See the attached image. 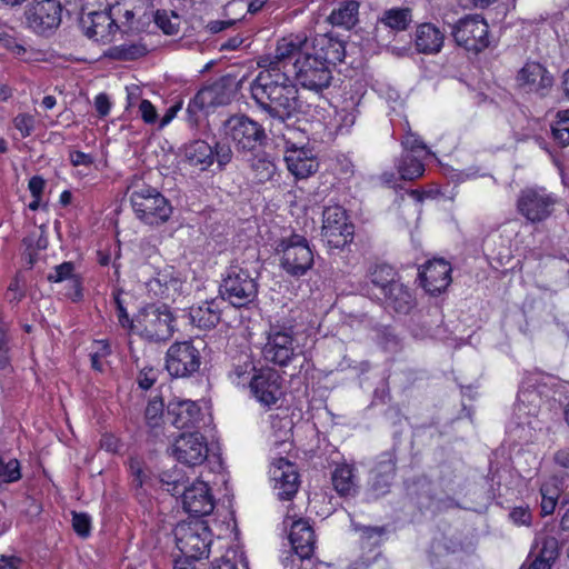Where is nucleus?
<instances>
[{
    "mask_svg": "<svg viewBox=\"0 0 569 569\" xmlns=\"http://www.w3.org/2000/svg\"><path fill=\"white\" fill-rule=\"evenodd\" d=\"M540 551L535 560H541L545 565H551L559 555L558 540L552 536H545L540 541Z\"/></svg>",
    "mask_w": 569,
    "mask_h": 569,
    "instance_id": "nucleus-47",
    "label": "nucleus"
},
{
    "mask_svg": "<svg viewBox=\"0 0 569 569\" xmlns=\"http://www.w3.org/2000/svg\"><path fill=\"white\" fill-rule=\"evenodd\" d=\"M272 480L280 500H291L299 489V473L296 466L286 458H278L272 463Z\"/></svg>",
    "mask_w": 569,
    "mask_h": 569,
    "instance_id": "nucleus-25",
    "label": "nucleus"
},
{
    "mask_svg": "<svg viewBox=\"0 0 569 569\" xmlns=\"http://www.w3.org/2000/svg\"><path fill=\"white\" fill-rule=\"evenodd\" d=\"M250 351H241L232 357L228 371L229 380L238 387H248L252 375L258 371Z\"/></svg>",
    "mask_w": 569,
    "mask_h": 569,
    "instance_id": "nucleus-33",
    "label": "nucleus"
},
{
    "mask_svg": "<svg viewBox=\"0 0 569 569\" xmlns=\"http://www.w3.org/2000/svg\"><path fill=\"white\" fill-rule=\"evenodd\" d=\"M412 22V11L410 8H391L385 10L377 20L373 31V38L380 44H386L385 39L381 37L383 30L391 32H401L409 28Z\"/></svg>",
    "mask_w": 569,
    "mask_h": 569,
    "instance_id": "nucleus-29",
    "label": "nucleus"
},
{
    "mask_svg": "<svg viewBox=\"0 0 569 569\" xmlns=\"http://www.w3.org/2000/svg\"><path fill=\"white\" fill-rule=\"evenodd\" d=\"M251 397L263 408L271 409L282 397V378L271 368H260L248 385Z\"/></svg>",
    "mask_w": 569,
    "mask_h": 569,
    "instance_id": "nucleus-18",
    "label": "nucleus"
},
{
    "mask_svg": "<svg viewBox=\"0 0 569 569\" xmlns=\"http://www.w3.org/2000/svg\"><path fill=\"white\" fill-rule=\"evenodd\" d=\"M540 399L539 392L535 383H532V379L528 378L525 380L518 391L517 400L518 402L525 403L530 402L536 405L537 400Z\"/></svg>",
    "mask_w": 569,
    "mask_h": 569,
    "instance_id": "nucleus-54",
    "label": "nucleus"
},
{
    "mask_svg": "<svg viewBox=\"0 0 569 569\" xmlns=\"http://www.w3.org/2000/svg\"><path fill=\"white\" fill-rule=\"evenodd\" d=\"M236 551H227L220 558L214 559L209 569H238Z\"/></svg>",
    "mask_w": 569,
    "mask_h": 569,
    "instance_id": "nucleus-61",
    "label": "nucleus"
},
{
    "mask_svg": "<svg viewBox=\"0 0 569 569\" xmlns=\"http://www.w3.org/2000/svg\"><path fill=\"white\" fill-rule=\"evenodd\" d=\"M2 47L17 58H23L27 53V48L23 43L7 33H2Z\"/></svg>",
    "mask_w": 569,
    "mask_h": 569,
    "instance_id": "nucleus-59",
    "label": "nucleus"
},
{
    "mask_svg": "<svg viewBox=\"0 0 569 569\" xmlns=\"http://www.w3.org/2000/svg\"><path fill=\"white\" fill-rule=\"evenodd\" d=\"M448 27L455 43L466 51L480 53L490 46L489 26L479 14H467Z\"/></svg>",
    "mask_w": 569,
    "mask_h": 569,
    "instance_id": "nucleus-14",
    "label": "nucleus"
},
{
    "mask_svg": "<svg viewBox=\"0 0 569 569\" xmlns=\"http://www.w3.org/2000/svg\"><path fill=\"white\" fill-rule=\"evenodd\" d=\"M559 197L542 186L525 187L517 197V211L530 223L546 221L555 212Z\"/></svg>",
    "mask_w": 569,
    "mask_h": 569,
    "instance_id": "nucleus-13",
    "label": "nucleus"
},
{
    "mask_svg": "<svg viewBox=\"0 0 569 569\" xmlns=\"http://www.w3.org/2000/svg\"><path fill=\"white\" fill-rule=\"evenodd\" d=\"M356 467L349 463L338 465L331 476L332 485L337 493L341 497H353L357 495L359 486L356 477Z\"/></svg>",
    "mask_w": 569,
    "mask_h": 569,
    "instance_id": "nucleus-34",
    "label": "nucleus"
},
{
    "mask_svg": "<svg viewBox=\"0 0 569 569\" xmlns=\"http://www.w3.org/2000/svg\"><path fill=\"white\" fill-rule=\"evenodd\" d=\"M451 264L445 259H432L425 262L418 272V280L430 296H439L451 282Z\"/></svg>",
    "mask_w": 569,
    "mask_h": 569,
    "instance_id": "nucleus-22",
    "label": "nucleus"
},
{
    "mask_svg": "<svg viewBox=\"0 0 569 569\" xmlns=\"http://www.w3.org/2000/svg\"><path fill=\"white\" fill-rule=\"evenodd\" d=\"M147 53V47L141 43H122L120 46L110 47L104 52V57L112 60L131 61L139 59Z\"/></svg>",
    "mask_w": 569,
    "mask_h": 569,
    "instance_id": "nucleus-42",
    "label": "nucleus"
},
{
    "mask_svg": "<svg viewBox=\"0 0 569 569\" xmlns=\"http://www.w3.org/2000/svg\"><path fill=\"white\" fill-rule=\"evenodd\" d=\"M290 545L300 560L310 559L315 553L316 535L306 519L295 520L290 526Z\"/></svg>",
    "mask_w": 569,
    "mask_h": 569,
    "instance_id": "nucleus-28",
    "label": "nucleus"
},
{
    "mask_svg": "<svg viewBox=\"0 0 569 569\" xmlns=\"http://www.w3.org/2000/svg\"><path fill=\"white\" fill-rule=\"evenodd\" d=\"M26 281L21 273H17L8 286L7 297L10 302H18L24 297Z\"/></svg>",
    "mask_w": 569,
    "mask_h": 569,
    "instance_id": "nucleus-56",
    "label": "nucleus"
},
{
    "mask_svg": "<svg viewBox=\"0 0 569 569\" xmlns=\"http://www.w3.org/2000/svg\"><path fill=\"white\" fill-rule=\"evenodd\" d=\"M153 19L163 33L172 36L179 32L180 22L176 11L157 10Z\"/></svg>",
    "mask_w": 569,
    "mask_h": 569,
    "instance_id": "nucleus-45",
    "label": "nucleus"
},
{
    "mask_svg": "<svg viewBox=\"0 0 569 569\" xmlns=\"http://www.w3.org/2000/svg\"><path fill=\"white\" fill-rule=\"evenodd\" d=\"M13 127L20 132L21 138H27L34 129V118L28 113H19L13 119Z\"/></svg>",
    "mask_w": 569,
    "mask_h": 569,
    "instance_id": "nucleus-55",
    "label": "nucleus"
},
{
    "mask_svg": "<svg viewBox=\"0 0 569 569\" xmlns=\"http://www.w3.org/2000/svg\"><path fill=\"white\" fill-rule=\"evenodd\" d=\"M397 470V448L383 451L378 456L377 463L372 470L368 495L378 499L390 491Z\"/></svg>",
    "mask_w": 569,
    "mask_h": 569,
    "instance_id": "nucleus-21",
    "label": "nucleus"
},
{
    "mask_svg": "<svg viewBox=\"0 0 569 569\" xmlns=\"http://www.w3.org/2000/svg\"><path fill=\"white\" fill-rule=\"evenodd\" d=\"M203 341L183 340L173 342L167 350L164 368L172 378H191L200 371Z\"/></svg>",
    "mask_w": 569,
    "mask_h": 569,
    "instance_id": "nucleus-9",
    "label": "nucleus"
},
{
    "mask_svg": "<svg viewBox=\"0 0 569 569\" xmlns=\"http://www.w3.org/2000/svg\"><path fill=\"white\" fill-rule=\"evenodd\" d=\"M236 92V81L230 74L221 76L214 81L204 84L196 93L201 103L208 108L229 104Z\"/></svg>",
    "mask_w": 569,
    "mask_h": 569,
    "instance_id": "nucleus-26",
    "label": "nucleus"
},
{
    "mask_svg": "<svg viewBox=\"0 0 569 569\" xmlns=\"http://www.w3.org/2000/svg\"><path fill=\"white\" fill-rule=\"evenodd\" d=\"M79 274L74 273V263L72 261H64L52 268V271L47 276L49 282H62L68 280L72 281L73 278H79Z\"/></svg>",
    "mask_w": 569,
    "mask_h": 569,
    "instance_id": "nucleus-48",
    "label": "nucleus"
},
{
    "mask_svg": "<svg viewBox=\"0 0 569 569\" xmlns=\"http://www.w3.org/2000/svg\"><path fill=\"white\" fill-rule=\"evenodd\" d=\"M306 49L332 69L346 57V43L331 33L316 34Z\"/></svg>",
    "mask_w": 569,
    "mask_h": 569,
    "instance_id": "nucleus-24",
    "label": "nucleus"
},
{
    "mask_svg": "<svg viewBox=\"0 0 569 569\" xmlns=\"http://www.w3.org/2000/svg\"><path fill=\"white\" fill-rule=\"evenodd\" d=\"M69 289L66 293L67 298H69L72 302H79L83 299V289H82V280L81 277L73 278L71 282L68 283Z\"/></svg>",
    "mask_w": 569,
    "mask_h": 569,
    "instance_id": "nucleus-64",
    "label": "nucleus"
},
{
    "mask_svg": "<svg viewBox=\"0 0 569 569\" xmlns=\"http://www.w3.org/2000/svg\"><path fill=\"white\" fill-rule=\"evenodd\" d=\"M381 305L386 309H391L397 313L408 315L416 306V299L411 289L399 280L378 296Z\"/></svg>",
    "mask_w": 569,
    "mask_h": 569,
    "instance_id": "nucleus-30",
    "label": "nucleus"
},
{
    "mask_svg": "<svg viewBox=\"0 0 569 569\" xmlns=\"http://www.w3.org/2000/svg\"><path fill=\"white\" fill-rule=\"evenodd\" d=\"M21 477V465L18 459L12 458L7 462L2 460V483L17 482Z\"/></svg>",
    "mask_w": 569,
    "mask_h": 569,
    "instance_id": "nucleus-52",
    "label": "nucleus"
},
{
    "mask_svg": "<svg viewBox=\"0 0 569 569\" xmlns=\"http://www.w3.org/2000/svg\"><path fill=\"white\" fill-rule=\"evenodd\" d=\"M63 12L61 0H33L24 10L26 24L37 36L50 37L61 26Z\"/></svg>",
    "mask_w": 569,
    "mask_h": 569,
    "instance_id": "nucleus-15",
    "label": "nucleus"
},
{
    "mask_svg": "<svg viewBox=\"0 0 569 569\" xmlns=\"http://www.w3.org/2000/svg\"><path fill=\"white\" fill-rule=\"evenodd\" d=\"M307 46H308V39L306 37L305 38H300V37L282 38L277 43V47L274 50V56H273L274 61L271 62L270 67H278L281 69V67H280L281 64L284 66L287 60L293 59V61H295L296 58H298V56H300V53L302 51H305Z\"/></svg>",
    "mask_w": 569,
    "mask_h": 569,
    "instance_id": "nucleus-36",
    "label": "nucleus"
},
{
    "mask_svg": "<svg viewBox=\"0 0 569 569\" xmlns=\"http://www.w3.org/2000/svg\"><path fill=\"white\" fill-rule=\"evenodd\" d=\"M426 157L402 152L396 162L397 171L402 180H415L425 172L423 159Z\"/></svg>",
    "mask_w": 569,
    "mask_h": 569,
    "instance_id": "nucleus-39",
    "label": "nucleus"
},
{
    "mask_svg": "<svg viewBox=\"0 0 569 569\" xmlns=\"http://www.w3.org/2000/svg\"><path fill=\"white\" fill-rule=\"evenodd\" d=\"M183 161L199 171H208L214 163L222 172L233 159V151L226 141L214 140L212 143L203 139H194L181 148Z\"/></svg>",
    "mask_w": 569,
    "mask_h": 569,
    "instance_id": "nucleus-6",
    "label": "nucleus"
},
{
    "mask_svg": "<svg viewBox=\"0 0 569 569\" xmlns=\"http://www.w3.org/2000/svg\"><path fill=\"white\" fill-rule=\"evenodd\" d=\"M208 111V108L204 103H201L199 97L194 94V97L189 101L187 110H186V120L191 128H197L200 123L201 112Z\"/></svg>",
    "mask_w": 569,
    "mask_h": 569,
    "instance_id": "nucleus-50",
    "label": "nucleus"
},
{
    "mask_svg": "<svg viewBox=\"0 0 569 569\" xmlns=\"http://www.w3.org/2000/svg\"><path fill=\"white\" fill-rule=\"evenodd\" d=\"M172 280V277L168 274L158 273L153 279L148 282L150 290L154 291L156 295H163L168 290V283Z\"/></svg>",
    "mask_w": 569,
    "mask_h": 569,
    "instance_id": "nucleus-63",
    "label": "nucleus"
},
{
    "mask_svg": "<svg viewBox=\"0 0 569 569\" xmlns=\"http://www.w3.org/2000/svg\"><path fill=\"white\" fill-rule=\"evenodd\" d=\"M130 202L136 217L149 226L164 223L172 214L169 200L158 189L148 184L133 187Z\"/></svg>",
    "mask_w": 569,
    "mask_h": 569,
    "instance_id": "nucleus-7",
    "label": "nucleus"
},
{
    "mask_svg": "<svg viewBox=\"0 0 569 569\" xmlns=\"http://www.w3.org/2000/svg\"><path fill=\"white\" fill-rule=\"evenodd\" d=\"M353 236L355 226L342 206H328L323 209L321 237L328 248L343 249L352 242Z\"/></svg>",
    "mask_w": 569,
    "mask_h": 569,
    "instance_id": "nucleus-16",
    "label": "nucleus"
},
{
    "mask_svg": "<svg viewBox=\"0 0 569 569\" xmlns=\"http://www.w3.org/2000/svg\"><path fill=\"white\" fill-rule=\"evenodd\" d=\"M445 34L435 24L426 22L418 26L415 33V46L419 53L436 54L443 47Z\"/></svg>",
    "mask_w": 569,
    "mask_h": 569,
    "instance_id": "nucleus-32",
    "label": "nucleus"
},
{
    "mask_svg": "<svg viewBox=\"0 0 569 569\" xmlns=\"http://www.w3.org/2000/svg\"><path fill=\"white\" fill-rule=\"evenodd\" d=\"M402 152H408L410 154L427 157L430 151L427 144L422 141V139L412 132L410 128L406 132L405 137L401 139Z\"/></svg>",
    "mask_w": 569,
    "mask_h": 569,
    "instance_id": "nucleus-46",
    "label": "nucleus"
},
{
    "mask_svg": "<svg viewBox=\"0 0 569 569\" xmlns=\"http://www.w3.org/2000/svg\"><path fill=\"white\" fill-rule=\"evenodd\" d=\"M399 279L400 276L397 270L387 263L377 264L369 273L370 283L379 290L380 295Z\"/></svg>",
    "mask_w": 569,
    "mask_h": 569,
    "instance_id": "nucleus-41",
    "label": "nucleus"
},
{
    "mask_svg": "<svg viewBox=\"0 0 569 569\" xmlns=\"http://www.w3.org/2000/svg\"><path fill=\"white\" fill-rule=\"evenodd\" d=\"M257 183L270 181L276 174L277 167L266 152L256 154L250 163Z\"/></svg>",
    "mask_w": 569,
    "mask_h": 569,
    "instance_id": "nucleus-43",
    "label": "nucleus"
},
{
    "mask_svg": "<svg viewBox=\"0 0 569 569\" xmlns=\"http://www.w3.org/2000/svg\"><path fill=\"white\" fill-rule=\"evenodd\" d=\"M72 528L81 538H88L91 532V518L86 512H72Z\"/></svg>",
    "mask_w": 569,
    "mask_h": 569,
    "instance_id": "nucleus-53",
    "label": "nucleus"
},
{
    "mask_svg": "<svg viewBox=\"0 0 569 569\" xmlns=\"http://www.w3.org/2000/svg\"><path fill=\"white\" fill-rule=\"evenodd\" d=\"M407 495L420 510L430 509L435 502L433 485L426 477H418L409 482Z\"/></svg>",
    "mask_w": 569,
    "mask_h": 569,
    "instance_id": "nucleus-37",
    "label": "nucleus"
},
{
    "mask_svg": "<svg viewBox=\"0 0 569 569\" xmlns=\"http://www.w3.org/2000/svg\"><path fill=\"white\" fill-rule=\"evenodd\" d=\"M227 133L238 152H254L268 137L264 128L248 116H232L226 121Z\"/></svg>",
    "mask_w": 569,
    "mask_h": 569,
    "instance_id": "nucleus-17",
    "label": "nucleus"
},
{
    "mask_svg": "<svg viewBox=\"0 0 569 569\" xmlns=\"http://www.w3.org/2000/svg\"><path fill=\"white\" fill-rule=\"evenodd\" d=\"M516 83L525 92L543 98L552 88L553 77L542 63L527 61L517 72Z\"/></svg>",
    "mask_w": 569,
    "mask_h": 569,
    "instance_id": "nucleus-19",
    "label": "nucleus"
},
{
    "mask_svg": "<svg viewBox=\"0 0 569 569\" xmlns=\"http://www.w3.org/2000/svg\"><path fill=\"white\" fill-rule=\"evenodd\" d=\"M124 291L121 288H113L112 300L116 307L118 323L129 332L134 330L136 317L130 318L127 310V301L123 298Z\"/></svg>",
    "mask_w": 569,
    "mask_h": 569,
    "instance_id": "nucleus-44",
    "label": "nucleus"
},
{
    "mask_svg": "<svg viewBox=\"0 0 569 569\" xmlns=\"http://www.w3.org/2000/svg\"><path fill=\"white\" fill-rule=\"evenodd\" d=\"M139 112L141 119L147 124L157 123L159 117L154 106L147 99H142L139 103Z\"/></svg>",
    "mask_w": 569,
    "mask_h": 569,
    "instance_id": "nucleus-60",
    "label": "nucleus"
},
{
    "mask_svg": "<svg viewBox=\"0 0 569 569\" xmlns=\"http://www.w3.org/2000/svg\"><path fill=\"white\" fill-rule=\"evenodd\" d=\"M159 371L152 367H144L140 370L137 382L142 390H149L158 380Z\"/></svg>",
    "mask_w": 569,
    "mask_h": 569,
    "instance_id": "nucleus-58",
    "label": "nucleus"
},
{
    "mask_svg": "<svg viewBox=\"0 0 569 569\" xmlns=\"http://www.w3.org/2000/svg\"><path fill=\"white\" fill-rule=\"evenodd\" d=\"M288 170L297 179H307L319 169V161L308 148L288 147L284 154Z\"/></svg>",
    "mask_w": 569,
    "mask_h": 569,
    "instance_id": "nucleus-27",
    "label": "nucleus"
},
{
    "mask_svg": "<svg viewBox=\"0 0 569 569\" xmlns=\"http://www.w3.org/2000/svg\"><path fill=\"white\" fill-rule=\"evenodd\" d=\"M297 86L321 94L333 80L332 68L318 59L307 49L292 63Z\"/></svg>",
    "mask_w": 569,
    "mask_h": 569,
    "instance_id": "nucleus-10",
    "label": "nucleus"
},
{
    "mask_svg": "<svg viewBox=\"0 0 569 569\" xmlns=\"http://www.w3.org/2000/svg\"><path fill=\"white\" fill-rule=\"evenodd\" d=\"M258 273L232 262L222 274L219 297L234 308H249L258 299Z\"/></svg>",
    "mask_w": 569,
    "mask_h": 569,
    "instance_id": "nucleus-3",
    "label": "nucleus"
},
{
    "mask_svg": "<svg viewBox=\"0 0 569 569\" xmlns=\"http://www.w3.org/2000/svg\"><path fill=\"white\" fill-rule=\"evenodd\" d=\"M164 403L161 398L151 399L144 410V421L148 428V433L153 438L163 436L164 425Z\"/></svg>",
    "mask_w": 569,
    "mask_h": 569,
    "instance_id": "nucleus-38",
    "label": "nucleus"
},
{
    "mask_svg": "<svg viewBox=\"0 0 569 569\" xmlns=\"http://www.w3.org/2000/svg\"><path fill=\"white\" fill-rule=\"evenodd\" d=\"M550 136L559 148L569 146V108L556 112L550 123Z\"/></svg>",
    "mask_w": 569,
    "mask_h": 569,
    "instance_id": "nucleus-40",
    "label": "nucleus"
},
{
    "mask_svg": "<svg viewBox=\"0 0 569 569\" xmlns=\"http://www.w3.org/2000/svg\"><path fill=\"white\" fill-rule=\"evenodd\" d=\"M359 7L357 0H341L329 14L328 21L332 26L350 30L359 21Z\"/></svg>",
    "mask_w": 569,
    "mask_h": 569,
    "instance_id": "nucleus-35",
    "label": "nucleus"
},
{
    "mask_svg": "<svg viewBox=\"0 0 569 569\" xmlns=\"http://www.w3.org/2000/svg\"><path fill=\"white\" fill-rule=\"evenodd\" d=\"M295 329L292 319H277L270 322L262 347V356L267 362L287 367L299 355V347L295 343Z\"/></svg>",
    "mask_w": 569,
    "mask_h": 569,
    "instance_id": "nucleus-4",
    "label": "nucleus"
},
{
    "mask_svg": "<svg viewBox=\"0 0 569 569\" xmlns=\"http://www.w3.org/2000/svg\"><path fill=\"white\" fill-rule=\"evenodd\" d=\"M176 318L166 305H148L136 315L132 333H137L150 342L169 340L174 333Z\"/></svg>",
    "mask_w": 569,
    "mask_h": 569,
    "instance_id": "nucleus-8",
    "label": "nucleus"
},
{
    "mask_svg": "<svg viewBox=\"0 0 569 569\" xmlns=\"http://www.w3.org/2000/svg\"><path fill=\"white\" fill-rule=\"evenodd\" d=\"M161 482L168 492L181 498L183 510L196 519L213 511L214 498L207 482L198 479L190 482L182 470L177 468L162 472Z\"/></svg>",
    "mask_w": 569,
    "mask_h": 569,
    "instance_id": "nucleus-2",
    "label": "nucleus"
},
{
    "mask_svg": "<svg viewBox=\"0 0 569 569\" xmlns=\"http://www.w3.org/2000/svg\"><path fill=\"white\" fill-rule=\"evenodd\" d=\"M173 533L176 546L183 557L199 560L208 556L212 533L207 521L193 519L178 523Z\"/></svg>",
    "mask_w": 569,
    "mask_h": 569,
    "instance_id": "nucleus-12",
    "label": "nucleus"
},
{
    "mask_svg": "<svg viewBox=\"0 0 569 569\" xmlns=\"http://www.w3.org/2000/svg\"><path fill=\"white\" fill-rule=\"evenodd\" d=\"M121 2L108 4V8L102 11L82 12L79 18V27L82 33L90 40L101 42L103 44L113 41L114 36L121 29L118 23V16L121 12Z\"/></svg>",
    "mask_w": 569,
    "mask_h": 569,
    "instance_id": "nucleus-11",
    "label": "nucleus"
},
{
    "mask_svg": "<svg viewBox=\"0 0 569 569\" xmlns=\"http://www.w3.org/2000/svg\"><path fill=\"white\" fill-rule=\"evenodd\" d=\"M172 456L182 465L196 467L208 457V443L198 431L180 435L172 445Z\"/></svg>",
    "mask_w": 569,
    "mask_h": 569,
    "instance_id": "nucleus-20",
    "label": "nucleus"
},
{
    "mask_svg": "<svg viewBox=\"0 0 569 569\" xmlns=\"http://www.w3.org/2000/svg\"><path fill=\"white\" fill-rule=\"evenodd\" d=\"M250 92L258 108L281 123L301 113L297 84L278 67L261 70L250 83Z\"/></svg>",
    "mask_w": 569,
    "mask_h": 569,
    "instance_id": "nucleus-1",
    "label": "nucleus"
},
{
    "mask_svg": "<svg viewBox=\"0 0 569 569\" xmlns=\"http://www.w3.org/2000/svg\"><path fill=\"white\" fill-rule=\"evenodd\" d=\"M219 298L206 300L198 306L190 307L189 317L193 326L200 329H212L221 321V303Z\"/></svg>",
    "mask_w": 569,
    "mask_h": 569,
    "instance_id": "nucleus-31",
    "label": "nucleus"
},
{
    "mask_svg": "<svg viewBox=\"0 0 569 569\" xmlns=\"http://www.w3.org/2000/svg\"><path fill=\"white\" fill-rule=\"evenodd\" d=\"M202 416L200 406L189 399L173 398L167 405L166 420L178 429L198 428Z\"/></svg>",
    "mask_w": 569,
    "mask_h": 569,
    "instance_id": "nucleus-23",
    "label": "nucleus"
},
{
    "mask_svg": "<svg viewBox=\"0 0 569 569\" xmlns=\"http://www.w3.org/2000/svg\"><path fill=\"white\" fill-rule=\"evenodd\" d=\"M541 492V513L542 516L551 515L557 506L558 493L551 492L550 488L542 486Z\"/></svg>",
    "mask_w": 569,
    "mask_h": 569,
    "instance_id": "nucleus-57",
    "label": "nucleus"
},
{
    "mask_svg": "<svg viewBox=\"0 0 569 569\" xmlns=\"http://www.w3.org/2000/svg\"><path fill=\"white\" fill-rule=\"evenodd\" d=\"M128 1L129 0H118L117 2H121V12L120 14L118 16V18L120 16H123V18L126 19V21H122L121 22V29L120 30L121 32L123 33H129L130 31H133L136 28L133 27V18H134V11L132 9H129L128 8Z\"/></svg>",
    "mask_w": 569,
    "mask_h": 569,
    "instance_id": "nucleus-62",
    "label": "nucleus"
},
{
    "mask_svg": "<svg viewBox=\"0 0 569 569\" xmlns=\"http://www.w3.org/2000/svg\"><path fill=\"white\" fill-rule=\"evenodd\" d=\"M276 254L281 270L295 279L306 276L315 264L313 249L308 239L296 232L278 241Z\"/></svg>",
    "mask_w": 569,
    "mask_h": 569,
    "instance_id": "nucleus-5",
    "label": "nucleus"
},
{
    "mask_svg": "<svg viewBox=\"0 0 569 569\" xmlns=\"http://www.w3.org/2000/svg\"><path fill=\"white\" fill-rule=\"evenodd\" d=\"M356 530L360 532L362 541L371 546H378L381 542L382 536L386 533V528L380 526H356Z\"/></svg>",
    "mask_w": 569,
    "mask_h": 569,
    "instance_id": "nucleus-51",
    "label": "nucleus"
},
{
    "mask_svg": "<svg viewBox=\"0 0 569 569\" xmlns=\"http://www.w3.org/2000/svg\"><path fill=\"white\" fill-rule=\"evenodd\" d=\"M377 339L378 343L387 351H397L400 348V339L395 329L389 326L378 329Z\"/></svg>",
    "mask_w": 569,
    "mask_h": 569,
    "instance_id": "nucleus-49",
    "label": "nucleus"
}]
</instances>
